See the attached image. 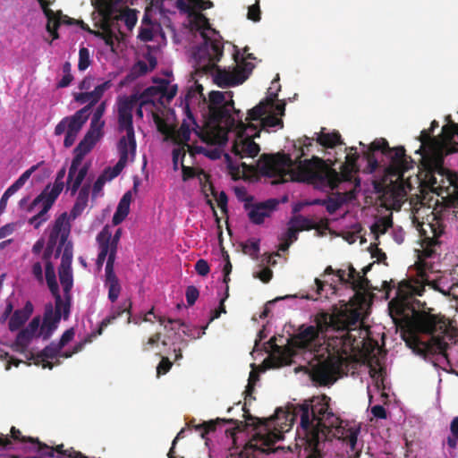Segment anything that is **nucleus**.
Returning a JSON list of instances; mask_svg holds the SVG:
<instances>
[{
	"mask_svg": "<svg viewBox=\"0 0 458 458\" xmlns=\"http://www.w3.org/2000/svg\"><path fill=\"white\" fill-rule=\"evenodd\" d=\"M299 142L301 153L294 160L284 152L262 154L257 163L259 172L263 176L274 178L273 184L293 181L335 189L339 182L338 173L318 157L301 160L304 156L303 148L311 146V141L304 136L303 142Z\"/></svg>",
	"mask_w": 458,
	"mask_h": 458,
	"instance_id": "1",
	"label": "nucleus"
},
{
	"mask_svg": "<svg viewBox=\"0 0 458 458\" xmlns=\"http://www.w3.org/2000/svg\"><path fill=\"white\" fill-rule=\"evenodd\" d=\"M330 398L327 395L314 396L310 401L296 406L293 410L277 408L275 414L269 418L259 419L252 417L246 403L243 405L245 420L257 421L250 423L253 429L263 426L266 429H292L294 422L300 418L301 429H346L342 425L343 420L332 411L329 406Z\"/></svg>",
	"mask_w": 458,
	"mask_h": 458,
	"instance_id": "2",
	"label": "nucleus"
},
{
	"mask_svg": "<svg viewBox=\"0 0 458 458\" xmlns=\"http://www.w3.org/2000/svg\"><path fill=\"white\" fill-rule=\"evenodd\" d=\"M432 311L431 308L426 310L425 302L421 304L420 310L411 309V331L405 342L419 355L440 354L446 357L449 344L456 341V335L445 316Z\"/></svg>",
	"mask_w": 458,
	"mask_h": 458,
	"instance_id": "3",
	"label": "nucleus"
},
{
	"mask_svg": "<svg viewBox=\"0 0 458 458\" xmlns=\"http://www.w3.org/2000/svg\"><path fill=\"white\" fill-rule=\"evenodd\" d=\"M447 124L442 128L440 138L431 137V131L422 130L419 137L420 147L416 154L421 156L420 165L425 172L424 180L433 191L441 190L445 178L450 184L454 180L449 171L444 167L445 156L457 151V148H450L455 135L458 136V124L451 121V116L446 117Z\"/></svg>",
	"mask_w": 458,
	"mask_h": 458,
	"instance_id": "4",
	"label": "nucleus"
},
{
	"mask_svg": "<svg viewBox=\"0 0 458 458\" xmlns=\"http://www.w3.org/2000/svg\"><path fill=\"white\" fill-rule=\"evenodd\" d=\"M432 236H425L422 242V254L416 262V277H410L398 283L395 298L389 302V309L395 310L397 315H404L415 301L416 295L421 296L428 284L435 274L434 266L427 259L435 253V247L440 244L438 238L444 233V228L438 222L428 224Z\"/></svg>",
	"mask_w": 458,
	"mask_h": 458,
	"instance_id": "5",
	"label": "nucleus"
},
{
	"mask_svg": "<svg viewBox=\"0 0 458 458\" xmlns=\"http://www.w3.org/2000/svg\"><path fill=\"white\" fill-rule=\"evenodd\" d=\"M202 38L203 43L194 53L197 72L211 74L214 82L220 88H230L243 83L246 76L240 75L234 67L230 71L221 69L217 65L224 55V43L216 38H209L204 34Z\"/></svg>",
	"mask_w": 458,
	"mask_h": 458,
	"instance_id": "6",
	"label": "nucleus"
},
{
	"mask_svg": "<svg viewBox=\"0 0 458 458\" xmlns=\"http://www.w3.org/2000/svg\"><path fill=\"white\" fill-rule=\"evenodd\" d=\"M317 326L301 327L300 332L293 337V345L300 349H310L313 343L318 339L319 333L327 331L329 327L336 330L339 335L340 344L342 345H352L355 341L351 334L352 326H354L357 320H353L352 323L342 321L338 318L334 316H328L327 313H323L319 318L316 319Z\"/></svg>",
	"mask_w": 458,
	"mask_h": 458,
	"instance_id": "7",
	"label": "nucleus"
},
{
	"mask_svg": "<svg viewBox=\"0 0 458 458\" xmlns=\"http://www.w3.org/2000/svg\"><path fill=\"white\" fill-rule=\"evenodd\" d=\"M375 151H381L383 155L389 156L390 164L387 167V173L391 176L403 179L404 174L414 167L415 161L406 155L403 146L391 148L386 139L380 138L375 140L369 148L363 152L370 172L376 171L379 166Z\"/></svg>",
	"mask_w": 458,
	"mask_h": 458,
	"instance_id": "8",
	"label": "nucleus"
},
{
	"mask_svg": "<svg viewBox=\"0 0 458 458\" xmlns=\"http://www.w3.org/2000/svg\"><path fill=\"white\" fill-rule=\"evenodd\" d=\"M345 364L346 359L341 353H329L326 359L318 360L311 367V378L320 386L332 385L336 381L337 376L343 373Z\"/></svg>",
	"mask_w": 458,
	"mask_h": 458,
	"instance_id": "9",
	"label": "nucleus"
},
{
	"mask_svg": "<svg viewBox=\"0 0 458 458\" xmlns=\"http://www.w3.org/2000/svg\"><path fill=\"white\" fill-rule=\"evenodd\" d=\"M233 100H225V93L221 91H211L208 95V115L209 119L217 124L225 123L229 127L235 124V117L231 114L234 109Z\"/></svg>",
	"mask_w": 458,
	"mask_h": 458,
	"instance_id": "10",
	"label": "nucleus"
},
{
	"mask_svg": "<svg viewBox=\"0 0 458 458\" xmlns=\"http://www.w3.org/2000/svg\"><path fill=\"white\" fill-rule=\"evenodd\" d=\"M122 234V230L119 228L116 230L115 233L109 240V244L111 248L110 257L106 259V264L105 267V279L104 285L108 290V300L111 302H115L121 293L122 285L118 276L114 272V262L117 252V245Z\"/></svg>",
	"mask_w": 458,
	"mask_h": 458,
	"instance_id": "11",
	"label": "nucleus"
},
{
	"mask_svg": "<svg viewBox=\"0 0 458 458\" xmlns=\"http://www.w3.org/2000/svg\"><path fill=\"white\" fill-rule=\"evenodd\" d=\"M277 98V93H270L267 97L266 99L260 101L257 106L248 111L247 116L245 118V123L242 120L243 114L239 109H234V114L236 115L235 125L240 130L241 132L246 131H260L258 130V126L253 124L251 122L256 121L259 122V125L261 124V120L263 115L267 113L268 108H271L274 106V102Z\"/></svg>",
	"mask_w": 458,
	"mask_h": 458,
	"instance_id": "12",
	"label": "nucleus"
},
{
	"mask_svg": "<svg viewBox=\"0 0 458 458\" xmlns=\"http://www.w3.org/2000/svg\"><path fill=\"white\" fill-rule=\"evenodd\" d=\"M137 98L131 96L121 99L118 103V126L120 131H125V138L127 140V147H130V151L132 156L136 152V140L134 135V128L132 123V110L136 105Z\"/></svg>",
	"mask_w": 458,
	"mask_h": 458,
	"instance_id": "13",
	"label": "nucleus"
},
{
	"mask_svg": "<svg viewBox=\"0 0 458 458\" xmlns=\"http://www.w3.org/2000/svg\"><path fill=\"white\" fill-rule=\"evenodd\" d=\"M252 200V196H249L245 199H242L244 202V209L248 211V217L254 225L263 224L265 218L269 217L279 204V201L276 199H269L263 202L250 204Z\"/></svg>",
	"mask_w": 458,
	"mask_h": 458,
	"instance_id": "14",
	"label": "nucleus"
},
{
	"mask_svg": "<svg viewBox=\"0 0 458 458\" xmlns=\"http://www.w3.org/2000/svg\"><path fill=\"white\" fill-rule=\"evenodd\" d=\"M246 137H239L233 145L232 151L235 156L241 158L245 157H255L260 151L259 145L254 141L255 138L259 137L260 131L245 132Z\"/></svg>",
	"mask_w": 458,
	"mask_h": 458,
	"instance_id": "15",
	"label": "nucleus"
},
{
	"mask_svg": "<svg viewBox=\"0 0 458 458\" xmlns=\"http://www.w3.org/2000/svg\"><path fill=\"white\" fill-rule=\"evenodd\" d=\"M74 154L75 156L72 161L67 177L68 190L71 191L72 195L78 191L89 171L87 164L80 168L84 157L81 154Z\"/></svg>",
	"mask_w": 458,
	"mask_h": 458,
	"instance_id": "16",
	"label": "nucleus"
},
{
	"mask_svg": "<svg viewBox=\"0 0 458 458\" xmlns=\"http://www.w3.org/2000/svg\"><path fill=\"white\" fill-rule=\"evenodd\" d=\"M152 315L158 322L160 325H164L165 327V329H167L168 327L167 325H165V322H167L168 324L171 325V327L170 329L171 330H177V329H180L181 327H186V329H183L182 330V333L187 335V336H192L194 338H199L201 337L203 335H205V330L208 328V323L202 327L199 332H198V335H194L190 329H188V327L185 325V323L183 321H182L181 319H173V318H166L164 316H161V315H158V314H156L154 312V308H152L150 310H148L145 316H144V318L143 320L145 322H153L152 319L149 318V316Z\"/></svg>",
	"mask_w": 458,
	"mask_h": 458,
	"instance_id": "17",
	"label": "nucleus"
},
{
	"mask_svg": "<svg viewBox=\"0 0 458 458\" xmlns=\"http://www.w3.org/2000/svg\"><path fill=\"white\" fill-rule=\"evenodd\" d=\"M40 327V317H34L29 325L17 334L14 341L15 345L21 349L27 348L34 337H41V335H38Z\"/></svg>",
	"mask_w": 458,
	"mask_h": 458,
	"instance_id": "18",
	"label": "nucleus"
},
{
	"mask_svg": "<svg viewBox=\"0 0 458 458\" xmlns=\"http://www.w3.org/2000/svg\"><path fill=\"white\" fill-rule=\"evenodd\" d=\"M240 421L234 419H220L209 420L202 421L201 423L195 424V419H191L186 421L185 427L181 429H216L217 427H224L226 424H233V427L230 429H242L240 428Z\"/></svg>",
	"mask_w": 458,
	"mask_h": 458,
	"instance_id": "19",
	"label": "nucleus"
},
{
	"mask_svg": "<svg viewBox=\"0 0 458 458\" xmlns=\"http://www.w3.org/2000/svg\"><path fill=\"white\" fill-rule=\"evenodd\" d=\"M60 320V314L58 315L54 311L52 305L49 304L47 306L43 317V323L38 332V335H41L43 340L49 339L55 330L57 328Z\"/></svg>",
	"mask_w": 458,
	"mask_h": 458,
	"instance_id": "20",
	"label": "nucleus"
},
{
	"mask_svg": "<svg viewBox=\"0 0 458 458\" xmlns=\"http://www.w3.org/2000/svg\"><path fill=\"white\" fill-rule=\"evenodd\" d=\"M64 221V216L61 215L55 220V223L49 233L47 245L41 256V259L43 262L51 261V258L54 254L55 248L57 245L59 234L62 232L61 227L63 226Z\"/></svg>",
	"mask_w": 458,
	"mask_h": 458,
	"instance_id": "21",
	"label": "nucleus"
},
{
	"mask_svg": "<svg viewBox=\"0 0 458 458\" xmlns=\"http://www.w3.org/2000/svg\"><path fill=\"white\" fill-rule=\"evenodd\" d=\"M34 310L31 301H26L21 309L15 310L10 317L8 328L11 332L18 331L29 320Z\"/></svg>",
	"mask_w": 458,
	"mask_h": 458,
	"instance_id": "22",
	"label": "nucleus"
},
{
	"mask_svg": "<svg viewBox=\"0 0 458 458\" xmlns=\"http://www.w3.org/2000/svg\"><path fill=\"white\" fill-rule=\"evenodd\" d=\"M118 149L120 153V158L116 165L111 168L107 167L104 170L102 174H106L107 176L108 180L111 181L116 176L119 175V174L122 172V170L126 165V163L128 161V156L130 151V147H127V140L125 138H121L118 142Z\"/></svg>",
	"mask_w": 458,
	"mask_h": 458,
	"instance_id": "23",
	"label": "nucleus"
},
{
	"mask_svg": "<svg viewBox=\"0 0 458 458\" xmlns=\"http://www.w3.org/2000/svg\"><path fill=\"white\" fill-rule=\"evenodd\" d=\"M131 300H125L123 301L119 306L113 307L110 314L105 318L99 324L98 328L97 329V335H102L104 329L109 326L111 323H113L116 318L121 317L123 313L128 314V320L127 322H131Z\"/></svg>",
	"mask_w": 458,
	"mask_h": 458,
	"instance_id": "24",
	"label": "nucleus"
},
{
	"mask_svg": "<svg viewBox=\"0 0 458 458\" xmlns=\"http://www.w3.org/2000/svg\"><path fill=\"white\" fill-rule=\"evenodd\" d=\"M111 239V231L108 225L103 227L100 233L97 235V242L99 246V253L97 258L96 265L100 269L106 260L110 257L111 248L109 240Z\"/></svg>",
	"mask_w": 458,
	"mask_h": 458,
	"instance_id": "25",
	"label": "nucleus"
},
{
	"mask_svg": "<svg viewBox=\"0 0 458 458\" xmlns=\"http://www.w3.org/2000/svg\"><path fill=\"white\" fill-rule=\"evenodd\" d=\"M64 180H58L55 177L54 184L51 186L50 184L47 185V187L42 191V192L37 196L33 201L26 208L27 212H32L36 206H38L44 197H49L50 199L56 200L60 193L64 189Z\"/></svg>",
	"mask_w": 458,
	"mask_h": 458,
	"instance_id": "26",
	"label": "nucleus"
},
{
	"mask_svg": "<svg viewBox=\"0 0 458 458\" xmlns=\"http://www.w3.org/2000/svg\"><path fill=\"white\" fill-rule=\"evenodd\" d=\"M193 27L200 31V36L206 35L208 38L212 39H219L221 42H223L222 37L219 35V33L214 30L211 29L210 23L208 19L203 14V13H197L195 15V18L193 20Z\"/></svg>",
	"mask_w": 458,
	"mask_h": 458,
	"instance_id": "27",
	"label": "nucleus"
},
{
	"mask_svg": "<svg viewBox=\"0 0 458 458\" xmlns=\"http://www.w3.org/2000/svg\"><path fill=\"white\" fill-rule=\"evenodd\" d=\"M78 196L76 199V201L71 210L70 216L75 219L78 217L81 213L84 211V209L88 206L89 202V196L90 192V184L85 183L83 184L81 189L79 188Z\"/></svg>",
	"mask_w": 458,
	"mask_h": 458,
	"instance_id": "28",
	"label": "nucleus"
},
{
	"mask_svg": "<svg viewBox=\"0 0 458 458\" xmlns=\"http://www.w3.org/2000/svg\"><path fill=\"white\" fill-rule=\"evenodd\" d=\"M47 19V30L51 34L53 39H57L59 34L57 30L60 26V21L56 20L55 13L49 8L50 3L47 0H38Z\"/></svg>",
	"mask_w": 458,
	"mask_h": 458,
	"instance_id": "29",
	"label": "nucleus"
},
{
	"mask_svg": "<svg viewBox=\"0 0 458 458\" xmlns=\"http://www.w3.org/2000/svg\"><path fill=\"white\" fill-rule=\"evenodd\" d=\"M456 284V283L450 284L449 277L445 275L434 276L433 278L426 284V285L441 293L445 296H449L451 294V291Z\"/></svg>",
	"mask_w": 458,
	"mask_h": 458,
	"instance_id": "30",
	"label": "nucleus"
},
{
	"mask_svg": "<svg viewBox=\"0 0 458 458\" xmlns=\"http://www.w3.org/2000/svg\"><path fill=\"white\" fill-rule=\"evenodd\" d=\"M61 216H64V221L63 223V226L61 227L62 232L59 234V239L57 242V245L55 248V251L53 256L55 259H58L62 256L63 250L68 243H72V242L68 241V237L71 233V225L69 223V219L67 216V213H63Z\"/></svg>",
	"mask_w": 458,
	"mask_h": 458,
	"instance_id": "31",
	"label": "nucleus"
},
{
	"mask_svg": "<svg viewBox=\"0 0 458 458\" xmlns=\"http://www.w3.org/2000/svg\"><path fill=\"white\" fill-rule=\"evenodd\" d=\"M62 349L63 348L57 343H50L38 355V362H42V367L44 369L47 368L49 369H52L54 367L53 363L47 360L55 358L61 352Z\"/></svg>",
	"mask_w": 458,
	"mask_h": 458,
	"instance_id": "32",
	"label": "nucleus"
},
{
	"mask_svg": "<svg viewBox=\"0 0 458 458\" xmlns=\"http://www.w3.org/2000/svg\"><path fill=\"white\" fill-rule=\"evenodd\" d=\"M348 279L352 288L356 291H368L372 289L369 280L361 275L352 266H349Z\"/></svg>",
	"mask_w": 458,
	"mask_h": 458,
	"instance_id": "33",
	"label": "nucleus"
},
{
	"mask_svg": "<svg viewBox=\"0 0 458 458\" xmlns=\"http://www.w3.org/2000/svg\"><path fill=\"white\" fill-rule=\"evenodd\" d=\"M111 21L112 19L102 18L100 26L102 31L95 30L94 36L103 39L105 44L110 47L111 50L114 51V40L117 39V36L111 29Z\"/></svg>",
	"mask_w": 458,
	"mask_h": 458,
	"instance_id": "34",
	"label": "nucleus"
},
{
	"mask_svg": "<svg viewBox=\"0 0 458 458\" xmlns=\"http://www.w3.org/2000/svg\"><path fill=\"white\" fill-rule=\"evenodd\" d=\"M52 295L55 297V310L54 311L57 313L58 315L64 318V319H67L70 315V310H71V302H72V296L71 293H67V295H64V298L61 296L59 290L56 292V293H52Z\"/></svg>",
	"mask_w": 458,
	"mask_h": 458,
	"instance_id": "35",
	"label": "nucleus"
},
{
	"mask_svg": "<svg viewBox=\"0 0 458 458\" xmlns=\"http://www.w3.org/2000/svg\"><path fill=\"white\" fill-rule=\"evenodd\" d=\"M55 201V200L50 199L47 196L44 197L40 202L43 205L42 209L29 219V224L33 225L34 228L38 229L43 222L47 220V212L54 205Z\"/></svg>",
	"mask_w": 458,
	"mask_h": 458,
	"instance_id": "36",
	"label": "nucleus"
},
{
	"mask_svg": "<svg viewBox=\"0 0 458 458\" xmlns=\"http://www.w3.org/2000/svg\"><path fill=\"white\" fill-rule=\"evenodd\" d=\"M74 99L81 104L88 102L87 106H85L84 107L76 112L81 116L89 117V110L92 108L93 106H95L98 103L93 91L75 94Z\"/></svg>",
	"mask_w": 458,
	"mask_h": 458,
	"instance_id": "37",
	"label": "nucleus"
},
{
	"mask_svg": "<svg viewBox=\"0 0 458 458\" xmlns=\"http://www.w3.org/2000/svg\"><path fill=\"white\" fill-rule=\"evenodd\" d=\"M87 120L88 116H86L84 119H81L80 122H76V119L72 121V123L69 125V130H67L65 133L64 140V145L65 148H70L74 144L79 131L81 130Z\"/></svg>",
	"mask_w": 458,
	"mask_h": 458,
	"instance_id": "38",
	"label": "nucleus"
},
{
	"mask_svg": "<svg viewBox=\"0 0 458 458\" xmlns=\"http://www.w3.org/2000/svg\"><path fill=\"white\" fill-rule=\"evenodd\" d=\"M347 194H342L341 192L335 193L332 197L326 199V210L328 214L332 215L335 213L344 204L348 202L346 199Z\"/></svg>",
	"mask_w": 458,
	"mask_h": 458,
	"instance_id": "39",
	"label": "nucleus"
},
{
	"mask_svg": "<svg viewBox=\"0 0 458 458\" xmlns=\"http://www.w3.org/2000/svg\"><path fill=\"white\" fill-rule=\"evenodd\" d=\"M317 141L325 148H334L336 145L344 144L341 134L338 131H333L331 133L321 132L318 136Z\"/></svg>",
	"mask_w": 458,
	"mask_h": 458,
	"instance_id": "40",
	"label": "nucleus"
},
{
	"mask_svg": "<svg viewBox=\"0 0 458 458\" xmlns=\"http://www.w3.org/2000/svg\"><path fill=\"white\" fill-rule=\"evenodd\" d=\"M45 266V277L47 286L51 293H56L59 290L58 284L56 282V276L55 271V266L52 261L44 262Z\"/></svg>",
	"mask_w": 458,
	"mask_h": 458,
	"instance_id": "41",
	"label": "nucleus"
},
{
	"mask_svg": "<svg viewBox=\"0 0 458 458\" xmlns=\"http://www.w3.org/2000/svg\"><path fill=\"white\" fill-rule=\"evenodd\" d=\"M234 61L236 62V66L234 67L238 72L240 75L246 76V80L249 78L250 73L252 72L255 65L243 58L240 59V53L239 50H236L233 54Z\"/></svg>",
	"mask_w": 458,
	"mask_h": 458,
	"instance_id": "42",
	"label": "nucleus"
},
{
	"mask_svg": "<svg viewBox=\"0 0 458 458\" xmlns=\"http://www.w3.org/2000/svg\"><path fill=\"white\" fill-rule=\"evenodd\" d=\"M97 141L98 139L91 137V133H86L84 138L74 148V153L81 154V156L85 157L93 148Z\"/></svg>",
	"mask_w": 458,
	"mask_h": 458,
	"instance_id": "43",
	"label": "nucleus"
},
{
	"mask_svg": "<svg viewBox=\"0 0 458 458\" xmlns=\"http://www.w3.org/2000/svg\"><path fill=\"white\" fill-rule=\"evenodd\" d=\"M60 284L63 286L64 295L71 293L73 285V277L72 269H58Z\"/></svg>",
	"mask_w": 458,
	"mask_h": 458,
	"instance_id": "44",
	"label": "nucleus"
},
{
	"mask_svg": "<svg viewBox=\"0 0 458 458\" xmlns=\"http://www.w3.org/2000/svg\"><path fill=\"white\" fill-rule=\"evenodd\" d=\"M113 20L123 21L125 25L129 29H131L136 24L137 16L135 14L134 11L127 8V9L121 11L119 13V14L114 15V13L112 21Z\"/></svg>",
	"mask_w": 458,
	"mask_h": 458,
	"instance_id": "45",
	"label": "nucleus"
},
{
	"mask_svg": "<svg viewBox=\"0 0 458 458\" xmlns=\"http://www.w3.org/2000/svg\"><path fill=\"white\" fill-rule=\"evenodd\" d=\"M259 239H250L242 245V252L257 260L259 254Z\"/></svg>",
	"mask_w": 458,
	"mask_h": 458,
	"instance_id": "46",
	"label": "nucleus"
},
{
	"mask_svg": "<svg viewBox=\"0 0 458 458\" xmlns=\"http://www.w3.org/2000/svg\"><path fill=\"white\" fill-rule=\"evenodd\" d=\"M86 116H81L77 113H75L73 115L66 116L63 118L55 126V134L56 136L62 135L64 131H67L69 130V125L72 123V121L73 119H76V122L81 121V119H84Z\"/></svg>",
	"mask_w": 458,
	"mask_h": 458,
	"instance_id": "47",
	"label": "nucleus"
},
{
	"mask_svg": "<svg viewBox=\"0 0 458 458\" xmlns=\"http://www.w3.org/2000/svg\"><path fill=\"white\" fill-rule=\"evenodd\" d=\"M289 225L296 226V229H298L299 232L315 228V224L310 219L301 215L292 217Z\"/></svg>",
	"mask_w": 458,
	"mask_h": 458,
	"instance_id": "48",
	"label": "nucleus"
},
{
	"mask_svg": "<svg viewBox=\"0 0 458 458\" xmlns=\"http://www.w3.org/2000/svg\"><path fill=\"white\" fill-rule=\"evenodd\" d=\"M37 169V165L31 166L30 169L26 170L8 189L13 195L19 191L25 182L29 180L32 173Z\"/></svg>",
	"mask_w": 458,
	"mask_h": 458,
	"instance_id": "49",
	"label": "nucleus"
},
{
	"mask_svg": "<svg viewBox=\"0 0 458 458\" xmlns=\"http://www.w3.org/2000/svg\"><path fill=\"white\" fill-rule=\"evenodd\" d=\"M37 169V165L31 166L30 169L26 170L8 189L13 195L19 191L25 182L29 180L32 173Z\"/></svg>",
	"mask_w": 458,
	"mask_h": 458,
	"instance_id": "50",
	"label": "nucleus"
},
{
	"mask_svg": "<svg viewBox=\"0 0 458 458\" xmlns=\"http://www.w3.org/2000/svg\"><path fill=\"white\" fill-rule=\"evenodd\" d=\"M37 169V165L31 166L30 169L26 170L8 189L13 195L19 191L25 182L29 180L32 173Z\"/></svg>",
	"mask_w": 458,
	"mask_h": 458,
	"instance_id": "51",
	"label": "nucleus"
},
{
	"mask_svg": "<svg viewBox=\"0 0 458 458\" xmlns=\"http://www.w3.org/2000/svg\"><path fill=\"white\" fill-rule=\"evenodd\" d=\"M37 169V165L31 166L30 169L26 170L8 189L13 195L19 191L25 182L29 180L32 173Z\"/></svg>",
	"mask_w": 458,
	"mask_h": 458,
	"instance_id": "52",
	"label": "nucleus"
},
{
	"mask_svg": "<svg viewBox=\"0 0 458 458\" xmlns=\"http://www.w3.org/2000/svg\"><path fill=\"white\" fill-rule=\"evenodd\" d=\"M37 169V165L31 166L30 169L26 170L8 189L13 195L19 191L25 182L29 180L32 173Z\"/></svg>",
	"mask_w": 458,
	"mask_h": 458,
	"instance_id": "53",
	"label": "nucleus"
},
{
	"mask_svg": "<svg viewBox=\"0 0 458 458\" xmlns=\"http://www.w3.org/2000/svg\"><path fill=\"white\" fill-rule=\"evenodd\" d=\"M37 169V165L31 166L30 169L26 170L8 189L13 195L19 191L25 182L29 180L32 173Z\"/></svg>",
	"mask_w": 458,
	"mask_h": 458,
	"instance_id": "54",
	"label": "nucleus"
},
{
	"mask_svg": "<svg viewBox=\"0 0 458 458\" xmlns=\"http://www.w3.org/2000/svg\"><path fill=\"white\" fill-rule=\"evenodd\" d=\"M37 169V165L31 166L30 169L26 170L8 189L13 195L19 191L25 182L29 180L32 173Z\"/></svg>",
	"mask_w": 458,
	"mask_h": 458,
	"instance_id": "55",
	"label": "nucleus"
},
{
	"mask_svg": "<svg viewBox=\"0 0 458 458\" xmlns=\"http://www.w3.org/2000/svg\"><path fill=\"white\" fill-rule=\"evenodd\" d=\"M303 435V437L306 438L307 442L309 443V446L311 451L314 453H319V432L320 431H301Z\"/></svg>",
	"mask_w": 458,
	"mask_h": 458,
	"instance_id": "56",
	"label": "nucleus"
},
{
	"mask_svg": "<svg viewBox=\"0 0 458 458\" xmlns=\"http://www.w3.org/2000/svg\"><path fill=\"white\" fill-rule=\"evenodd\" d=\"M191 138V130L190 126L186 123H182L176 131L175 134V141L182 144V146L187 147L190 148V145L188 144V141Z\"/></svg>",
	"mask_w": 458,
	"mask_h": 458,
	"instance_id": "57",
	"label": "nucleus"
},
{
	"mask_svg": "<svg viewBox=\"0 0 458 458\" xmlns=\"http://www.w3.org/2000/svg\"><path fill=\"white\" fill-rule=\"evenodd\" d=\"M129 211L130 205L120 200L112 218L113 224L114 225L121 224L128 216Z\"/></svg>",
	"mask_w": 458,
	"mask_h": 458,
	"instance_id": "58",
	"label": "nucleus"
},
{
	"mask_svg": "<svg viewBox=\"0 0 458 458\" xmlns=\"http://www.w3.org/2000/svg\"><path fill=\"white\" fill-rule=\"evenodd\" d=\"M199 98L206 101V98L203 95V87L200 84H196L195 87H191L185 95L186 108L189 111V106L192 103L193 98Z\"/></svg>",
	"mask_w": 458,
	"mask_h": 458,
	"instance_id": "59",
	"label": "nucleus"
},
{
	"mask_svg": "<svg viewBox=\"0 0 458 458\" xmlns=\"http://www.w3.org/2000/svg\"><path fill=\"white\" fill-rule=\"evenodd\" d=\"M391 226L392 220L387 217H381L371 225L370 230L372 233L378 236L379 234H384Z\"/></svg>",
	"mask_w": 458,
	"mask_h": 458,
	"instance_id": "60",
	"label": "nucleus"
},
{
	"mask_svg": "<svg viewBox=\"0 0 458 458\" xmlns=\"http://www.w3.org/2000/svg\"><path fill=\"white\" fill-rule=\"evenodd\" d=\"M282 431H259V437L260 440L266 445H270L276 441L283 439V436L281 435Z\"/></svg>",
	"mask_w": 458,
	"mask_h": 458,
	"instance_id": "61",
	"label": "nucleus"
},
{
	"mask_svg": "<svg viewBox=\"0 0 458 458\" xmlns=\"http://www.w3.org/2000/svg\"><path fill=\"white\" fill-rule=\"evenodd\" d=\"M72 243H68L63 250L59 269H72Z\"/></svg>",
	"mask_w": 458,
	"mask_h": 458,
	"instance_id": "62",
	"label": "nucleus"
},
{
	"mask_svg": "<svg viewBox=\"0 0 458 458\" xmlns=\"http://www.w3.org/2000/svg\"><path fill=\"white\" fill-rule=\"evenodd\" d=\"M104 125L105 122L102 119H99L98 117L96 118V116H92L90 122V128L87 133H91V137H94L98 140L101 137L102 129Z\"/></svg>",
	"mask_w": 458,
	"mask_h": 458,
	"instance_id": "63",
	"label": "nucleus"
},
{
	"mask_svg": "<svg viewBox=\"0 0 458 458\" xmlns=\"http://www.w3.org/2000/svg\"><path fill=\"white\" fill-rule=\"evenodd\" d=\"M260 126L262 128H272L276 126L283 127V121L281 118L276 116V114H268L262 118Z\"/></svg>",
	"mask_w": 458,
	"mask_h": 458,
	"instance_id": "64",
	"label": "nucleus"
}]
</instances>
